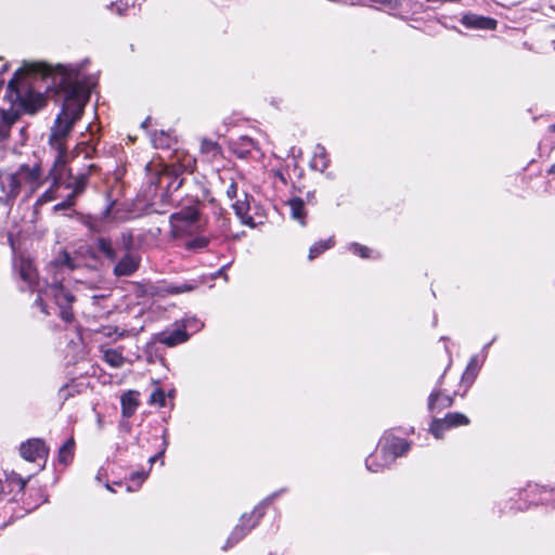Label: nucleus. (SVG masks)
Listing matches in <instances>:
<instances>
[{
	"mask_svg": "<svg viewBox=\"0 0 555 555\" xmlns=\"http://www.w3.org/2000/svg\"><path fill=\"white\" fill-rule=\"evenodd\" d=\"M39 81L46 82L47 90L54 88L63 99L49 138L55 152L49 177L53 185H59L66 171V139L81 117L90 95V88L81 81L79 70L63 65L51 67L40 62L27 63L17 69L7 86L4 105L0 107V144L9 138L12 126L23 113L35 114L44 105V96L35 90Z\"/></svg>",
	"mask_w": 555,
	"mask_h": 555,
	"instance_id": "f257e3e1",
	"label": "nucleus"
},
{
	"mask_svg": "<svg viewBox=\"0 0 555 555\" xmlns=\"http://www.w3.org/2000/svg\"><path fill=\"white\" fill-rule=\"evenodd\" d=\"M285 490L281 489L271 495L267 496L263 501H261L251 512L249 516L243 515L241 518V524L237 525L234 530L231 532L230 537L228 538L227 544L224 548H228L230 546H233L238 541H241L261 519V517L264 515V509L267 506H269L272 501L278 498L281 493H283Z\"/></svg>",
	"mask_w": 555,
	"mask_h": 555,
	"instance_id": "f03ea898",
	"label": "nucleus"
},
{
	"mask_svg": "<svg viewBox=\"0 0 555 555\" xmlns=\"http://www.w3.org/2000/svg\"><path fill=\"white\" fill-rule=\"evenodd\" d=\"M199 211L197 206H188L170 216L171 234L181 237L198 229Z\"/></svg>",
	"mask_w": 555,
	"mask_h": 555,
	"instance_id": "7ed1b4c3",
	"label": "nucleus"
},
{
	"mask_svg": "<svg viewBox=\"0 0 555 555\" xmlns=\"http://www.w3.org/2000/svg\"><path fill=\"white\" fill-rule=\"evenodd\" d=\"M47 294L52 296L60 309V317L65 322H70L74 318L70 306L75 300L74 295L60 282H53L47 288Z\"/></svg>",
	"mask_w": 555,
	"mask_h": 555,
	"instance_id": "20e7f679",
	"label": "nucleus"
},
{
	"mask_svg": "<svg viewBox=\"0 0 555 555\" xmlns=\"http://www.w3.org/2000/svg\"><path fill=\"white\" fill-rule=\"evenodd\" d=\"M410 449V443L401 438L384 437L380 440V454L383 465H390L398 456L403 455Z\"/></svg>",
	"mask_w": 555,
	"mask_h": 555,
	"instance_id": "39448f33",
	"label": "nucleus"
},
{
	"mask_svg": "<svg viewBox=\"0 0 555 555\" xmlns=\"http://www.w3.org/2000/svg\"><path fill=\"white\" fill-rule=\"evenodd\" d=\"M468 423V417L462 413H448L443 418H435L431 422L430 431L436 438L439 439L442 437L443 430L462 425H467Z\"/></svg>",
	"mask_w": 555,
	"mask_h": 555,
	"instance_id": "423d86ee",
	"label": "nucleus"
},
{
	"mask_svg": "<svg viewBox=\"0 0 555 555\" xmlns=\"http://www.w3.org/2000/svg\"><path fill=\"white\" fill-rule=\"evenodd\" d=\"M20 193L18 177L11 172L0 171V201L9 202Z\"/></svg>",
	"mask_w": 555,
	"mask_h": 555,
	"instance_id": "0eeeda50",
	"label": "nucleus"
},
{
	"mask_svg": "<svg viewBox=\"0 0 555 555\" xmlns=\"http://www.w3.org/2000/svg\"><path fill=\"white\" fill-rule=\"evenodd\" d=\"M23 459L28 462H36L38 459L44 457L48 454L46 443L41 439H29L20 448Z\"/></svg>",
	"mask_w": 555,
	"mask_h": 555,
	"instance_id": "6e6552de",
	"label": "nucleus"
},
{
	"mask_svg": "<svg viewBox=\"0 0 555 555\" xmlns=\"http://www.w3.org/2000/svg\"><path fill=\"white\" fill-rule=\"evenodd\" d=\"M140 266V257L127 253L119 261L116 262L114 267V275L117 278L120 276H130L132 275Z\"/></svg>",
	"mask_w": 555,
	"mask_h": 555,
	"instance_id": "1a4fd4ad",
	"label": "nucleus"
},
{
	"mask_svg": "<svg viewBox=\"0 0 555 555\" xmlns=\"http://www.w3.org/2000/svg\"><path fill=\"white\" fill-rule=\"evenodd\" d=\"M193 170V162L192 159H186V163L180 164V163H172L170 165H167L164 169L163 176L172 177L173 181L168 185V188H171L173 183L176 185L173 186L175 190H178L182 183L183 179H180V175H182L184 171L192 172Z\"/></svg>",
	"mask_w": 555,
	"mask_h": 555,
	"instance_id": "9d476101",
	"label": "nucleus"
},
{
	"mask_svg": "<svg viewBox=\"0 0 555 555\" xmlns=\"http://www.w3.org/2000/svg\"><path fill=\"white\" fill-rule=\"evenodd\" d=\"M14 267L18 270L21 279L29 287H33L37 283V271L30 259L22 257L14 262Z\"/></svg>",
	"mask_w": 555,
	"mask_h": 555,
	"instance_id": "9b49d317",
	"label": "nucleus"
},
{
	"mask_svg": "<svg viewBox=\"0 0 555 555\" xmlns=\"http://www.w3.org/2000/svg\"><path fill=\"white\" fill-rule=\"evenodd\" d=\"M461 23L467 28L476 29H495L496 21L490 17L477 15V14H465L463 15Z\"/></svg>",
	"mask_w": 555,
	"mask_h": 555,
	"instance_id": "f8f14e48",
	"label": "nucleus"
},
{
	"mask_svg": "<svg viewBox=\"0 0 555 555\" xmlns=\"http://www.w3.org/2000/svg\"><path fill=\"white\" fill-rule=\"evenodd\" d=\"M18 177L20 185L22 182L28 183L31 188L38 186L41 178V168L38 165L33 167L28 165H22L18 170L14 173Z\"/></svg>",
	"mask_w": 555,
	"mask_h": 555,
	"instance_id": "ddd939ff",
	"label": "nucleus"
},
{
	"mask_svg": "<svg viewBox=\"0 0 555 555\" xmlns=\"http://www.w3.org/2000/svg\"><path fill=\"white\" fill-rule=\"evenodd\" d=\"M189 339V335L185 330L177 328L172 332H163L159 333L156 337V340L160 344H164L168 347H173L178 344L184 343Z\"/></svg>",
	"mask_w": 555,
	"mask_h": 555,
	"instance_id": "4468645a",
	"label": "nucleus"
},
{
	"mask_svg": "<svg viewBox=\"0 0 555 555\" xmlns=\"http://www.w3.org/2000/svg\"><path fill=\"white\" fill-rule=\"evenodd\" d=\"M289 207L291 218L297 221L301 227L307 224V211L305 209V202L300 197H293L287 202Z\"/></svg>",
	"mask_w": 555,
	"mask_h": 555,
	"instance_id": "2eb2a0df",
	"label": "nucleus"
},
{
	"mask_svg": "<svg viewBox=\"0 0 555 555\" xmlns=\"http://www.w3.org/2000/svg\"><path fill=\"white\" fill-rule=\"evenodd\" d=\"M453 404V397L444 395L441 390H434L428 398V410L434 412L436 409H447Z\"/></svg>",
	"mask_w": 555,
	"mask_h": 555,
	"instance_id": "dca6fc26",
	"label": "nucleus"
},
{
	"mask_svg": "<svg viewBox=\"0 0 555 555\" xmlns=\"http://www.w3.org/2000/svg\"><path fill=\"white\" fill-rule=\"evenodd\" d=\"M244 199H237L235 203L232 204V207L235 211V215L238 217V219L242 221L243 224L247 225H254L253 217L249 216V202H248V195L246 193L243 194Z\"/></svg>",
	"mask_w": 555,
	"mask_h": 555,
	"instance_id": "f3484780",
	"label": "nucleus"
},
{
	"mask_svg": "<svg viewBox=\"0 0 555 555\" xmlns=\"http://www.w3.org/2000/svg\"><path fill=\"white\" fill-rule=\"evenodd\" d=\"M257 149L256 142L248 137H241L237 141L233 142L232 150L240 158L249 156L253 150Z\"/></svg>",
	"mask_w": 555,
	"mask_h": 555,
	"instance_id": "a211bd4d",
	"label": "nucleus"
},
{
	"mask_svg": "<svg viewBox=\"0 0 555 555\" xmlns=\"http://www.w3.org/2000/svg\"><path fill=\"white\" fill-rule=\"evenodd\" d=\"M135 395V391H128L121 396V413L125 417L132 416L139 405Z\"/></svg>",
	"mask_w": 555,
	"mask_h": 555,
	"instance_id": "6ab92c4d",
	"label": "nucleus"
},
{
	"mask_svg": "<svg viewBox=\"0 0 555 555\" xmlns=\"http://www.w3.org/2000/svg\"><path fill=\"white\" fill-rule=\"evenodd\" d=\"M328 163L330 160L325 147L321 144H318L314 149L311 167L323 172L328 167Z\"/></svg>",
	"mask_w": 555,
	"mask_h": 555,
	"instance_id": "aec40b11",
	"label": "nucleus"
},
{
	"mask_svg": "<svg viewBox=\"0 0 555 555\" xmlns=\"http://www.w3.org/2000/svg\"><path fill=\"white\" fill-rule=\"evenodd\" d=\"M96 248L109 261L115 262L117 260V253L113 247L111 238L104 236L98 237Z\"/></svg>",
	"mask_w": 555,
	"mask_h": 555,
	"instance_id": "412c9836",
	"label": "nucleus"
},
{
	"mask_svg": "<svg viewBox=\"0 0 555 555\" xmlns=\"http://www.w3.org/2000/svg\"><path fill=\"white\" fill-rule=\"evenodd\" d=\"M88 172H79L77 176L73 177V181L69 182L66 186L73 189V194L75 197L82 193L86 189L88 182Z\"/></svg>",
	"mask_w": 555,
	"mask_h": 555,
	"instance_id": "4be33fe9",
	"label": "nucleus"
},
{
	"mask_svg": "<svg viewBox=\"0 0 555 555\" xmlns=\"http://www.w3.org/2000/svg\"><path fill=\"white\" fill-rule=\"evenodd\" d=\"M104 361L111 365L112 367L119 369L125 363V358L120 351L117 349H107L103 354Z\"/></svg>",
	"mask_w": 555,
	"mask_h": 555,
	"instance_id": "5701e85b",
	"label": "nucleus"
},
{
	"mask_svg": "<svg viewBox=\"0 0 555 555\" xmlns=\"http://www.w3.org/2000/svg\"><path fill=\"white\" fill-rule=\"evenodd\" d=\"M75 442L74 439H68L59 450V462L67 465L74 456Z\"/></svg>",
	"mask_w": 555,
	"mask_h": 555,
	"instance_id": "b1692460",
	"label": "nucleus"
},
{
	"mask_svg": "<svg viewBox=\"0 0 555 555\" xmlns=\"http://www.w3.org/2000/svg\"><path fill=\"white\" fill-rule=\"evenodd\" d=\"M335 244V241L333 237H330L325 241H320L315 244H313L309 249V259L312 260L320 256L323 251L332 248Z\"/></svg>",
	"mask_w": 555,
	"mask_h": 555,
	"instance_id": "393cba45",
	"label": "nucleus"
},
{
	"mask_svg": "<svg viewBox=\"0 0 555 555\" xmlns=\"http://www.w3.org/2000/svg\"><path fill=\"white\" fill-rule=\"evenodd\" d=\"M209 243V240L205 236H197L195 238H192L185 243V247L188 249H204Z\"/></svg>",
	"mask_w": 555,
	"mask_h": 555,
	"instance_id": "a878e982",
	"label": "nucleus"
},
{
	"mask_svg": "<svg viewBox=\"0 0 555 555\" xmlns=\"http://www.w3.org/2000/svg\"><path fill=\"white\" fill-rule=\"evenodd\" d=\"M201 151L206 154L216 155L219 152V145L215 141L203 139L201 142Z\"/></svg>",
	"mask_w": 555,
	"mask_h": 555,
	"instance_id": "bb28decb",
	"label": "nucleus"
},
{
	"mask_svg": "<svg viewBox=\"0 0 555 555\" xmlns=\"http://www.w3.org/2000/svg\"><path fill=\"white\" fill-rule=\"evenodd\" d=\"M83 224L93 232H101L102 231V221L98 218L88 216L83 220Z\"/></svg>",
	"mask_w": 555,
	"mask_h": 555,
	"instance_id": "cd10ccee",
	"label": "nucleus"
},
{
	"mask_svg": "<svg viewBox=\"0 0 555 555\" xmlns=\"http://www.w3.org/2000/svg\"><path fill=\"white\" fill-rule=\"evenodd\" d=\"M151 403L158 404L159 406H165L166 404V396L163 389L157 388L151 393L150 398Z\"/></svg>",
	"mask_w": 555,
	"mask_h": 555,
	"instance_id": "c85d7f7f",
	"label": "nucleus"
},
{
	"mask_svg": "<svg viewBox=\"0 0 555 555\" xmlns=\"http://www.w3.org/2000/svg\"><path fill=\"white\" fill-rule=\"evenodd\" d=\"M349 250L360 256L361 258H369L371 253V250L366 246L360 245L358 243L350 244Z\"/></svg>",
	"mask_w": 555,
	"mask_h": 555,
	"instance_id": "c756f323",
	"label": "nucleus"
},
{
	"mask_svg": "<svg viewBox=\"0 0 555 555\" xmlns=\"http://www.w3.org/2000/svg\"><path fill=\"white\" fill-rule=\"evenodd\" d=\"M377 454L371 455L365 461V466L370 472L377 473L380 468L386 467L387 465H383V461L380 463L376 462Z\"/></svg>",
	"mask_w": 555,
	"mask_h": 555,
	"instance_id": "7c9ffc66",
	"label": "nucleus"
},
{
	"mask_svg": "<svg viewBox=\"0 0 555 555\" xmlns=\"http://www.w3.org/2000/svg\"><path fill=\"white\" fill-rule=\"evenodd\" d=\"M75 196L73 194H69L67 198L54 206L55 211L64 210L74 205Z\"/></svg>",
	"mask_w": 555,
	"mask_h": 555,
	"instance_id": "2f4dec72",
	"label": "nucleus"
},
{
	"mask_svg": "<svg viewBox=\"0 0 555 555\" xmlns=\"http://www.w3.org/2000/svg\"><path fill=\"white\" fill-rule=\"evenodd\" d=\"M163 438H164V447H163V449L157 454H155L152 457H150L149 462L151 464H153L157 460L162 459L164 456V454H165V451H166V448H167V444H168V441L166 439V433L164 434Z\"/></svg>",
	"mask_w": 555,
	"mask_h": 555,
	"instance_id": "473e14b6",
	"label": "nucleus"
},
{
	"mask_svg": "<svg viewBox=\"0 0 555 555\" xmlns=\"http://www.w3.org/2000/svg\"><path fill=\"white\" fill-rule=\"evenodd\" d=\"M121 242L125 247V249L129 250L132 247V234L127 232L121 234Z\"/></svg>",
	"mask_w": 555,
	"mask_h": 555,
	"instance_id": "72a5a7b5",
	"label": "nucleus"
},
{
	"mask_svg": "<svg viewBox=\"0 0 555 555\" xmlns=\"http://www.w3.org/2000/svg\"><path fill=\"white\" fill-rule=\"evenodd\" d=\"M109 8H112V9L114 8L119 15H122L125 13V11L127 10L128 5H127V3L122 2V1H117V2L112 3L109 5Z\"/></svg>",
	"mask_w": 555,
	"mask_h": 555,
	"instance_id": "f704fd0d",
	"label": "nucleus"
},
{
	"mask_svg": "<svg viewBox=\"0 0 555 555\" xmlns=\"http://www.w3.org/2000/svg\"><path fill=\"white\" fill-rule=\"evenodd\" d=\"M202 326V324L199 323V321H197L195 318H192V319H186L185 322H184V328H199Z\"/></svg>",
	"mask_w": 555,
	"mask_h": 555,
	"instance_id": "c9c22d12",
	"label": "nucleus"
},
{
	"mask_svg": "<svg viewBox=\"0 0 555 555\" xmlns=\"http://www.w3.org/2000/svg\"><path fill=\"white\" fill-rule=\"evenodd\" d=\"M225 193L230 199H233L237 194V184L235 182H231Z\"/></svg>",
	"mask_w": 555,
	"mask_h": 555,
	"instance_id": "e433bc0d",
	"label": "nucleus"
},
{
	"mask_svg": "<svg viewBox=\"0 0 555 555\" xmlns=\"http://www.w3.org/2000/svg\"><path fill=\"white\" fill-rule=\"evenodd\" d=\"M147 477V473L145 472H141V473H133L131 475V480L132 481H138L139 483H141L143 480H145V478Z\"/></svg>",
	"mask_w": 555,
	"mask_h": 555,
	"instance_id": "4c0bfd02",
	"label": "nucleus"
},
{
	"mask_svg": "<svg viewBox=\"0 0 555 555\" xmlns=\"http://www.w3.org/2000/svg\"><path fill=\"white\" fill-rule=\"evenodd\" d=\"M61 262L63 264L67 266L68 268H74L73 260H72L69 254H67V253L63 254Z\"/></svg>",
	"mask_w": 555,
	"mask_h": 555,
	"instance_id": "58836bf2",
	"label": "nucleus"
},
{
	"mask_svg": "<svg viewBox=\"0 0 555 555\" xmlns=\"http://www.w3.org/2000/svg\"><path fill=\"white\" fill-rule=\"evenodd\" d=\"M476 367V358H472V360L469 361L468 365H467V369H466V372L464 375H467L469 371L472 370H475Z\"/></svg>",
	"mask_w": 555,
	"mask_h": 555,
	"instance_id": "ea45409f",
	"label": "nucleus"
},
{
	"mask_svg": "<svg viewBox=\"0 0 555 555\" xmlns=\"http://www.w3.org/2000/svg\"><path fill=\"white\" fill-rule=\"evenodd\" d=\"M42 198H43L46 202L52 201V199L54 198L53 193H52V190H48V191H46V192L42 194Z\"/></svg>",
	"mask_w": 555,
	"mask_h": 555,
	"instance_id": "a19ab883",
	"label": "nucleus"
},
{
	"mask_svg": "<svg viewBox=\"0 0 555 555\" xmlns=\"http://www.w3.org/2000/svg\"><path fill=\"white\" fill-rule=\"evenodd\" d=\"M547 172H548V173H551V175H552V173H555V164H554V165H552V166L550 167V169L547 170Z\"/></svg>",
	"mask_w": 555,
	"mask_h": 555,
	"instance_id": "79ce46f5",
	"label": "nucleus"
},
{
	"mask_svg": "<svg viewBox=\"0 0 555 555\" xmlns=\"http://www.w3.org/2000/svg\"><path fill=\"white\" fill-rule=\"evenodd\" d=\"M37 302H39V305H40V307H41V310H42L43 312H46V310H44V306H43V304H42V301H41V299H40V298H38V299H37Z\"/></svg>",
	"mask_w": 555,
	"mask_h": 555,
	"instance_id": "37998d69",
	"label": "nucleus"
},
{
	"mask_svg": "<svg viewBox=\"0 0 555 555\" xmlns=\"http://www.w3.org/2000/svg\"><path fill=\"white\" fill-rule=\"evenodd\" d=\"M227 269V266L222 267L220 270H219V274H223V271Z\"/></svg>",
	"mask_w": 555,
	"mask_h": 555,
	"instance_id": "c03bdc74",
	"label": "nucleus"
},
{
	"mask_svg": "<svg viewBox=\"0 0 555 555\" xmlns=\"http://www.w3.org/2000/svg\"><path fill=\"white\" fill-rule=\"evenodd\" d=\"M126 333H127L126 331H122V332H120V333L118 334V336H119V337H124V336L126 335Z\"/></svg>",
	"mask_w": 555,
	"mask_h": 555,
	"instance_id": "a18cd8bd",
	"label": "nucleus"
},
{
	"mask_svg": "<svg viewBox=\"0 0 555 555\" xmlns=\"http://www.w3.org/2000/svg\"><path fill=\"white\" fill-rule=\"evenodd\" d=\"M150 120V118H147L145 121L142 122V127H146V124L147 121Z\"/></svg>",
	"mask_w": 555,
	"mask_h": 555,
	"instance_id": "49530a36",
	"label": "nucleus"
},
{
	"mask_svg": "<svg viewBox=\"0 0 555 555\" xmlns=\"http://www.w3.org/2000/svg\"><path fill=\"white\" fill-rule=\"evenodd\" d=\"M550 129H551L552 131H554V132H555V124H554V125H552V126L550 127Z\"/></svg>",
	"mask_w": 555,
	"mask_h": 555,
	"instance_id": "de8ad7c7",
	"label": "nucleus"
}]
</instances>
